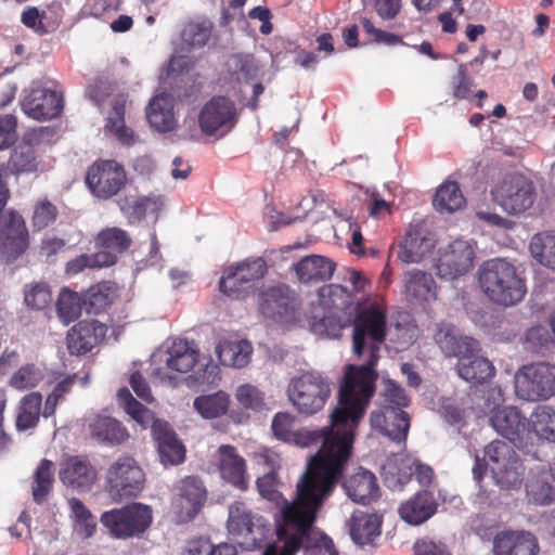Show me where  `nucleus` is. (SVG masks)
I'll list each match as a JSON object with an SVG mask.
<instances>
[{
	"label": "nucleus",
	"instance_id": "f257e3e1",
	"mask_svg": "<svg viewBox=\"0 0 555 555\" xmlns=\"http://www.w3.org/2000/svg\"><path fill=\"white\" fill-rule=\"evenodd\" d=\"M341 408L339 392L338 406L331 415V426L321 429H295V418L286 412H279L273 417L271 428L279 440L302 448L322 443L320 450L310 457L297 486L306 477L311 487L338 481L340 478L351 454L354 429L363 417L353 420L344 413L336 420L334 416Z\"/></svg>",
	"mask_w": 555,
	"mask_h": 555
},
{
	"label": "nucleus",
	"instance_id": "f03ea898",
	"mask_svg": "<svg viewBox=\"0 0 555 555\" xmlns=\"http://www.w3.org/2000/svg\"><path fill=\"white\" fill-rule=\"evenodd\" d=\"M352 347L357 357L367 353L364 364L348 365L340 386V403L335 418L346 414L353 420L363 416L375 390L377 377L375 366L379 359L380 346L386 338L387 317L385 308L376 302L358 305L352 311Z\"/></svg>",
	"mask_w": 555,
	"mask_h": 555
},
{
	"label": "nucleus",
	"instance_id": "7ed1b4c3",
	"mask_svg": "<svg viewBox=\"0 0 555 555\" xmlns=\"http://www.w3.org/2000/svg\"><path fill=\"white\" fill-rule=\"evenodd\" d=\"M337 481L311 487L306 477L297 488V501L286 504L278 520L276 540L269 544L263 555H295L300 548L305 555H338L330 537L315 530L313 522L318 511L332 494Z\"/></svg>",
	"mask_w": 555,
	"mask_h": 555
},
{
	"label": "nucleus",
	"instance_id": "20e7f679",
	"mask_svg": "<svg viewBox=\"0 0 555 555\" xmlns=\"http://www.w3.org/2000/svg\"><path fill=\"white\" fill-rule=\"evenodd\" d=\"M478 282L490 301L504 307L519 304L527 294L522 272L504 258L486 260L478 269Z\"/></svg>",
	"mask_w": 555,
	"mask_h": 555
},
{
	"label": "nucleus",
	"instance_id": "39448f33",
	"mask_svg": "<svg viewBox=\"0 0 555 555\" xmlns=\"http://www.w3.org/2000/svg\"><path fill=\"white\" fill-rule=\"evenodd\" d=\"M117 400L126 413L142 427H152L153 436L157 441L159 457L165 466L177 465L184 461L185 450L176 434L168 428L166 423L156 421L153 413L138 402L129 389H119Z\"/></svg>",
	"mask_w": 555,
	"mask_h": 555
},
{
	"label": "nucleus",
	"instance_id": "423d86ee",
	"mask_svg": "<svg viewBox=\"0 0 555 555\" xmlns=\"http://www.w3.org/2000/svg\"><path fill=\"white\" fill-rule=\"evenodd\" d=\"M491 201L511 217L531 216L537 207L539 192L535 183L518 172L507 173L490 190Z\"/></svg>",
	"mask_w": 555,
	"mask_h": 555
},
{
	"label": "nucleus",
	"instance_id": "0eeeda50",
	"mask_svg": "<svg viewBox=\"0 0 555 555\" xmlns=\"http://www.w3.org/2000/svg\"><path fill=\"white\" fill-rule=\"evenodd\" d=\"M333 383L324 373L310 369L298 370L287 385V397L300 413L312 415L321 411L332 393Z\"/></svg>",
	"mask_w": 555,
	"mask_h": 555
},
{
	"label": "nucleus",
	"instance_id": "6e6552de",
	"mask_svg": "<svg viewBox=\"0 0 555 555\" xmlns=\"http://www.w3.org/2000/svg\"><path fill=\"white\" fill-rule=\"evenodd\" d=\"M384 396L387 404L371 414V426L391 441L404 447L410 428V415L403 408L409 405L410 398L393 380H387Z\"/></svg>",
	"mask_w": 555,
	"mask_h": 555
},
{
	"label": "nucleus",
	"instance_id": "1a4fd4ad",
	"mask_svg": "<svg viewBox=\"0 0 555 555\" xmlns=\"http://www.w3.org/2000/svg\"><path fill=\"white\" fill-rule=\"evenodd\" d=\"M227 530L233 542L249 551L262 545L271 528L269 522L246 503L235 501L229 505Z\"/></svg>",
	"mask_w": 555,
	"mask_h": 555
},
{
	"label": "nucleus",
	"instance_id": "9d476101",
	"mask_svg": "<svg viewBox=\"0 0 555 555\" xmlns=\"http://www.w3.org/2000/svg\"><path fill=\"white\" fill-rule=\"evenodd\" d=\"M515 392L526 401H545L555 396V364L537 362L524 365L514 376Z\"/></svg>",
	"mask_w": 555,
	"mask_h": 555
},
{
	"label": "nucleus",
	"instance_id": "9b49d317",
	"mask_svg": "<svg viewBox=\"0 0 555 555\" xmlns=\"http://www.w3.org/2000/svg\"><path fill=\"white\" fill-rule=\"evenodd\" d=\"M101 524L116 539H128L143 533L152 522V509L141 503L106 511L101 515Z\"/></svg>",
	"mask_w": 555,
	"mask_h": 555
},
{
	"label": "nucleus",
	"instance_id": "f8f14e48",
	"mask_svg": "<svg viewBox=\"0 0 555 555\" xmlns=\"http://www.w3.org/2000/svg\"><path fill=\"white\" fill-rule=\"evenodd\" d=\"M144 473L131 456H121L106 470L105 490L114 501L135 498L144 487Z\"/></svg>",
	"mask_w": 555,
	"mask_h": 555
},
{
	"label": "nucleus",
	"instance_id": "ddd939ff",
	"mask_svg": "<svg viewBox=\"0 0 555 555\" xmlns=\"http://www.w3.org/2000/svg\"><path fill=\"white\" fill-rule=\"evenodd\" d=\"M485 460L493 479L501 488H514L521 483L524 467L509 443L492 441L485 449Z\"/></svg>",
	"mask_w": 555,
	"mask_h": 555
},
{
	"label": "nucleus",
	"instance_id": "4468645a",
	"mask_svg": "<svg viewBox=\"0 0 555 555\" xmlns=\"http://www.w3.org/2000/svg\"><path fill=\"white\" fill-rule=\"evenodd\" d=\"M238 120V111L233 100L215 95L207 101L198 113V126L205 135L223 137Z\"/></svg>",
	"mask_w": 555,
	"mask_h": 555
},
{
	"label": "nucleus",
	"instance_id": "2eb2a0df",
	"mask_svg": "<svg viewBox=\"0 0 555 555\" xmlns=\"http://www.w3.org/2000/svg\"><path fill=\"white\" fill-rule=\"evenodd\" d=\"M266 271L267 266L261 258L230 266L219 281V289L228 297L244 298L254 287V283L263 278Z\"/></svg>",
	"mask_w": 555,
	"mask_h": 555
},
{
	"label": "nucleus",
	"instance_id": "dca6fc26",
	"mask_svg": "<svg viewBox=\"0 0 555 555\" xmlns=\"http://www.w3.org/2000/svg\"><path fill=\"white\" fill-rule=\"evenodd\" d=\"M475 248L472 242L455 240L438 251L436 259L437 275L453 280L467 273L474 264Z\"/></svg>",
	"mask_w": 555,
	"mask_h": 555
},
{
	"label": "nucleus",
	"instance_id": "f3484780",
	"mask_svg": "<svg viewBox=\"0 0 555 555\" xmlns=\"http://www.w3.org/2000/svg\"><path fill=\"white\" fill-rule=\"evenodd\" d=\"M126 179V172L117 162L101 160L88 169L86 183L94 196L107 199L120 191Z\"/></svg>",
	"mask_w": 555,
	"mask_h": 555
},
{
	"label": "nucleus",
	"instance_id": "a211bd4d",
	"mask_svg": "<svg viewBox=\"0 0 555 555\" xmlns=\"http://www.w3.org/2000/svg\"><path fill=\"white\" fill-rule=\"evenodd\" d=\"M28 247V231L22 216L9 211L0 217V258L11 262Z\"/></svg>",
	"mask_w": 555,
	"mask_h": 555
},
{
	"label": "nucleus",
	"instance_id": "6ab92c4d",
	"mask_svg": "<svg viewBox=\"0 0 555 555\" xmlns=\"http://www.w3.org/2000/svg\"><path fill=\"white\" fill-rule=\"evenodd\" d=\"M22 109L36 120L55 118L63 109L62 93L50 87L33 86L22 101Z\"/></svg>",
	"mask_w": 555,
	"mask_h": 555
},
{
	"label": "nucleus",
	"instance_id": "aec40b11",
	"mask_svg": "<svg viewBox=\"0 0 555 555\" xmlns=\"http://www.w3.org/2000/svg\"><path fill=\"white\" fill-rule=\"evenodd\" d=\"M435 247L431 233L422 223H411L400 242L397 257L403 263H417Z\"/></svg>",
	"mask_w": 555,
	"mask_h": 555
},
{
	"label": "nucleus",
	"instance_id": "412c9836",
	"mask_svg": "<svg viewBox=\"0 0 555 555\" xmlns=\"http://www.w3.org/2000/svg\"><path fill=\"white\" fill-rule=\"evenodd\" d=\"M490 424L494 430L514 446L519 447L530 420L515 406L493 408Z\"/></svg>",
	"mask_w": 555,
	"mask_h": 555
},
{
	"label": "nucleus",
	"instance_id": "4be33fe9",
	"mask_svg": "<svg viewBox=\"0 0 555 555\" xmlns=\"http://www.w3.org/2000/svg\"><path fill=\"white\" fill-rule=\"evenodd\" d=\"M537 537L527 530H503L493 539L494 555H538Z\"/></svg>",
	"mask_w": 555,
	"mask_h": 555
},
{
	"label": "nucleus",
	"instance_id": "5701e85b",
	"mask_svg": "<svg viewBox=\"0 0 555 555\" xmlns=\"http://www.w3.org/2000/svg\"><path fill=\"white\" fill-rule=\"evenodd\" d=\"M260 312L267 319L286 323L294 318V300L287 287L276 286L264 291L259 301Z\"/></svg>",
	"mask_w": 555,
	"mask_h": 555
},
{
	"label": "nucleus",
	"instance_id": "b1692460",
	"mask_svg": "<svg viewBox=\"0 0 555 555\" xmlns=\"http://www.w3.org/2000/svg\"><path fill=\"white\" fill-rule=\"evenodd\" d=\"M106 327L96 320H83L75 324L67 333V349L70 354H85L104 337Z\"/></svg>",
	"mask_w": 555,
	"mask_h": 555
},
{
	"label": "nucleus",
	"instance_id": "393cba45",
	"mask_svg": "<svg viewBox=\"0 0 555 555\" xmlns=\"http://www.w3.org/2000/svg\"><path fill=\"white\" fill-rule=\"evenodd\" d=\"M343 488L352 502L362 505L370 504L380 495L375 475L362 467L343 481Z\"/></svg>",
	"mask_w": 555,
	"mask_h": 555
},
{
	"label": "nucleus",
	"instance_id": "a878e982",
	"mask_svg": "<svg viewBox=\"0 0 555 555\" xmlns=\"http://www.w3.org/2000/svg\"><path fill=\"white\" fill-rule=\"evenodd\" d=\"M403 292L409 301L430 304L437 298L436 281L429 272L412 269L403 275Z\"/></svg>",
	"mask_w": 555,
	"mask_h": 555
},
{
	"label": "nucleus",
	"instance_id": "bb28decb",
	"mask_svg": "<svg viewBox=\"0 0 555 555\" xmlns=\"http://www.w3.org/2000/svg\"><path fill=\"white\" fill-rule=\"evenodd\" d=\"M435 340L446 357H456L457 361L467 351L478 349L476 339L463 336L460 330L451 323L441 322L438 324Z\"/></svg>",
	"mask_w": 555,
	"mask_h": 555
},
{
	"label": "nucleus",
	"instance_id": "cd10ccee",
	"mask_svg": "<svg viewBox=\"0 0 555 555\" xmlns=\"http://www.w3.org/2000/svg\"><path fill=\"white\" fill-rule=\"evenodd\" d=\"M437 508L438 504L434 494L428 490H422L402 502L398 513L406 524L418 526L431 518Z\"/></svg>",
	"mask_w": 555,
	"mask_h": 555
},
{
	"label": "nucleus",
	"instance_id": "c85d7f7f",
	"mask_svg": "<svg viewBox=\"0 0 555 555\" xmlns=\"http://www.w3.org/2000/svg\"><path fill=\"white\" fill-rule=\"evenodd\" d=\"M293 268L300 283L315 284L328 281L333 276L336 263L322 255H309L294 263Z\"/></svg>",
	"mask_w": 555,
	"mask_h": 555
},
{
	"label": "nucleus",
	"instance_id": "c756f323",
	"mask_svg": "<svg viewBox=\"0 0 555 555\" xmlns=\"http://www.w3.org/2000/svg\"><path fill=\"white\" fill-rule=\"evenodd\" d=\"M260 459H262L263 465L268 468V472L257 479L258 491L263 499L281 505L280 512H282L285 503L294 504L297 498L293 502H288L278 490L279 480L275 468L279 466V456L274 452L266 449L263 453L260 454ZM275 520H281V513H279V517H276Z\"/></svg>",
	"mask_w": 555,
	"mask_h": 555
},
{
	"label": "nucleus",
	"instance_id": "7c9ffc66",
	"mask_svg": "<svg viewBox=\"0 0 555 555\" xmlns=\"http://www.w3.org/2000/svg\"><path fill=\"white\" fill-rule=\"evenodd\" d=\"M352 541L360 545H370L380 535L382 517L356 511L347 522Z\"/></svg>",
	"mask_w": 555,
	"mask_h": 555
},
{
	"label": "nucleus",
	"instance_id": "2f4dec72",
	"mask_svg": "<svg viewBox=\"0 0 555 555\" xmlns=\"http://www.w3.org/2000/svg\"><path fill=\"white\" fill-rule=\"evenodd\" d=\"M146 118L153 129L158 132H170L176 128L173 98L169 93L155 95L146 108Z\"/></svg>",
	"mask_w": 555,
	"mask_h": 555
},
{
	"label": "nucleus",
	"instance_id": "473e14b6",
	"mask_svg": "<svg viewBox=\"0 0 555 555\" xmlns=\"http://www.w3.org/2000/svg\"><path fill=\"white\" fill-rule=\"evenodd\" d=\"M319 306L324 311L347 313L352 315L359 304L352 300V293L339 284H326L318 291Z\"/></svg>",
	"mask_w": 555,
	"mask_h": 555
},
{
	"label": "nucleus",
	"instance_id": "72a5a7b5",
	"mask_svg": "<svg viewBox=\"0 0 555 555\" xmlns=\"http://www.w3.org/2000/svg\"><path fill=\"white\" fill-rule=\"evenodd\" d=\"M60 478L65 485L89 490L96 479V472L88 460L75 456L63 464Z\"/></svg>",
	"mask_w": 555,
	"mask_h": 555
},
{
	"label": "nucleus",
	"instance_id": "f704fd0d",
	"mask_svg": "<svg viewBox=\"0 0 555 555\" xmlns=\"http://www.w3.org/2000/svg\"><path fill=\"white\" fill-rule=\"evenodd\" d=\"M477 350L467 351L457 361L456 371L461 378L467 382L482 383L494 374L493 364Z\"/></svg>",
	"mask_w": 555,
	"mask_h": 555
},
{
	"label": "nucleus",
	"instance_id": "c9c22d12",
	"mask_svg": "<svg viewBox=\"0 0 555 555\" xmlns=\"http://www.w3.org/2000/svg\"><path fill=\"white\" fill-rule=\"evenodd\" d=\"M206 499L203 482L196 477H186L181 481L180 494L176 504L182 517L192 519L201 509Z\"/></svg>",
	"mask_w": 555,
	"mask_h": 555
},
{
	"label": "nucleus",
	"instance_id": "e433bc0d",
	"mask_svg": "<svg viewBox=\"0 0 555 555\" xmlns=\"http://www.w3.org/2000/svg\"><path fill=\"white\" fill-rule=\"evenodd\" d=\"M166 359L167 367L179 373L190 372L198 361L199 350L192 340L177 338L169 347Z\"/></svg>",
	"mask_w": 555,
	"mask_h": 555
},
{
	"label": "nucleus",
	"instance_id": "4c0bfd02",
	"mask_svg": "<svg viewBox=\"0 0 555 555\" xmlns=\"http://www.w3.org/2000/svg\"><path fill=\"white\" fill-rule=\"evenodd\" d=\"M88 427L91 435L102 442L120 444L128 438L126 428L108 415L95 414L90 416Z\"/></svg>",
	"mask_w": 555,
	"mask_h": 555
},
{
	"label": "nucleus",
	"instance_id": "58836bf2",
	"mask_svg": "<svg viewBox=\"0 0 555 555\" xmlns=\"http://www.w3.org/2000/svg\"><path fill=\"white\" fill-rule=\"evenodd\" d=\"M414 461L405 455H395L387 459L382 466V476L386 487L396 490L406 485L413 476Z\"/></svg>",
	"mask_w": 555,
	"mask_h": 555
},
{
	"label": "nucleus",
	"instance_id": "ea45409f",
	"mask_svg": "<svg viewBox=\"0 0 555 555\" xmlns=\"http://www.w3.org/2000/svg\"><path fill=\"white\" fill-rule=\"evenodd\" d=\"M218 453L221 477L236 487H243L245 483L244 459L237 454L234 447L229 444L220 446Z\"/></svg>",
	"mask_w": 555,
	"mask_h": 555
},
{
	"label": "nucleus",
	"instance_id": "a19ab883",
	"mask_svg": "<svg viewBox=\"0 0 555 555\" xmlns=\"http://www.w3.org/2000/svg\"><path fill=\"white\" fill-rule=\"evenodd\" d=\"M251 352L253 347L246 340L223 341L216 348L221 364L230 367H244L248 364Z\"/></svg>",
	"mask_w": 555,
	"mask_h": 555
},
{
	"label": "nucleus",
	"instance_id": "79ce46f5",
	"mask_svg": "<svg viewBox=\"0 0 555 555\" xmlns=\"http://www.w3.org/2000/svg\"><path fill=\"white\" fill-rule=\"evenodd\" d=\"M55 467L52 461L43 459L31 477V495L37 504H42L53 490Z\"/></svg>",
	"mask_w": 555,
	"mask_h": 555
},
{
	"label": "nucleus",
	"instance_id": "37998d69",
	"mask_svg": "<svg viewBox=\"0 0 555 555\" xmlns=\"http://www.w3.org/2000/svg\"><path fill=\"white\" fill-rule=\"evenodd\" d=\"M529 426L539 440L555 444V408L538 405L530 415Z\"/></svg>",
	"mask_w": 555,
	"mask_h": 555
},
{
	"label": "nucleus",
	"instance_id": "c03bdc74",
	"mask_svg": "<svg viewBox=\"0 0 555 555\" xmlns=\"http://www.w3.org/2000/svg\"><path fill=\"white\" fill-rule=\"evenodd\" d=\"M529 250L537 262L555 270V232L544 231L534 234L530 240Z\"/></svg>",
	"mask_w": 555,
	"mask_h": 555
},
{
	"label": "nucleus",
	"instance_id": "a18cd8bd",
	"mask_svg": "<svg viewBox=\"0 0 555 555\" xmlns=\"http://www.w3.org/2000/svg\"><path fill=\"white\" fill-rule=\"evenodd\" d=\"M42 396L38 391L29 392L20 402L16 417V429L24 431L34 428L40 417Z\"/></svg>",
	"mask_w": 555,
	"mask_h": 555
},
{
	"label": "nucleus",
	"instance_id": "49530a36",
	"mask_svg": "<svg viewBox=\"0 0 555 555\" xmlns=\"http://www.w3.org/2000/svg\"><path fill=\"white\" fill-rule=\"evenodd\" d=\"M352 315L324 311L321 318L313 317L310 323L311 331L321 336L337 337L340 331L351 325Z\"/></svg>",
	"mask_w": 555,
	"mask_h": 555
},
{
	"label": "nucleus",
	"instance_id": "de8ad7c7",
	"mask_svg": "<svg viewBox=\"0 0 555 555\" xmlns=\"http://www.w3.org/2000/svg\"><path fill=\"white\" fill-rule=\"evenodd\" d=\"M67 503L75 532L83 539L91 538L96 528L95 517L80 499L70 498Z\"/></svg>",
	"mask_w": 555,
	"mask_h": 555
},
{
	"label": "nucleus",
	"instance_id": "09e8293b",
	"mask_svg": "<svg viewBox=\"0 0 555 555\" xmlns=\"http://www.w3.org/2000/svg\"><path fill=\"white\" fill-rule=\"evenodd\" d=\"M8 168L14 175L33 173L41 170L34 146L29 143L18 144L11 153Z\"/></svg>",
	"mask_w": 555,
	"mask_h": 555
},
{
	"label": "nucleus",
	"instance_id": "8fccbe9b",
	"mask_svg": "<svg viewBox=\"0 0 555 555\" xmlns=\"http://www.w3.org/2000/svg\"><path fill=\"white\" fill-rule=\"evenodd\" d=\"M212 23L209 21L190 22L181 31V42L186 50L204 48L210 40Z\"/></svg>",
	"mask_w": 555,
	"mask_h": 555
},
{
	"label": "nucleus",
	"instance_id": "3c124183",
	"mask_svg": "<svg viewBox=\"0 0 555 555\" xmlns=\"http://www.w3.org/2000/svg\"><path fill=\"white\" fill-rule=\"evenodd\" d=\"M433 204L440 212H453L464 206L465 198L459 184L448 181L438 188Z\"/></svg>",
	"mask_w": 555,
	"mask_h": 555
},
{
	"label": "nucleus",
	"instance_id": "603ef678",
	"mask_svg": "<svg viewBox=\"0 0 555 555\" xmlns=\"http://www.w3.org/2000/svg\"><path fill=\"white\" fill-rule=\"evenodd\" d=\"M229 396L223 391H218L212 395L195 398L193 406L202 417L210 420L225 414L229 409Z\"/></svg>",
	"mask_w": 555,
	"mask_h": 555
},
{
	"label": "nucleus",
	"instance_id": "864d4df0",
	"mask_svg": "<svg viewBox=\"0 0 555 555\" xmlns=\"http://www.w3.org/2000/svg\"><path fill=\"white\" fill-rule=\"evenodd\" d=\"M82 308H85L82 295L68 288L61 291L56 302V310L60 320L65 325L77 320L81 314Z\"/></svg>",
	"mask_w": 555,
	"mask_h": 555
},
{
	"label": "nucleus",
	"instance_id": "5fc2aeb1",
	"mask_svg": "<svg viewBox=\"0 0 555 555\" xmlns=\"http://www.w3.org/2000/svg\"><path fill=\"white\" fill-rule=\"evenodd\" d=\"M131 242L127 231L116 227L102 230L95 238V245L99 248L108 249L115 253L116 257L118 254L126 251L130 247Z\"/></svg>",
	"mask_w": 555,
	"mask_h": 555
},
{
	"label": "nucleus",
	"instance_id": "6e6d98bb",
	"mask_svg": "<svg viewBox=\"0 0 555 555\" xmlns=\"http://www.w3.org/2000/svg\"><path fill=\"white\" fill-rule=\"evenodd\" d=\"M526 492L528 500L537 505H548L554 500V489L546 473L530 477L526 483Z\"/></svg>",
	"mask_w": 555,
	"mask_h": 555
},
{
	"label": "nucleus",
	"instance_id": "4d7b16f0",
	"mask_svg": "<svg viewBox=\"0 0 555 555\" xmlns=\"http://www.w3.org/2000/svg\"><path fill=\"white\" fill-rule=\"evenodd\" d=\"M125 103L126 100L122 96L115 100L112 113L107 118L106 128L114 133L120 142L131 144L133 143V132L125 125Z\"/></svg>",
	"mask_w": 555,
	"mask_h": 555
},
{
	"label": "nucleus",
	"instance_id": "13d9d810",
	"mask_svg": "<svg viewBox=\"0 0 555 555\" xmlns=\"http://www.w3.org/2000/svg\"><path fill=\"white\" fill-rule=\"evenodd\" d=\"M82 297L86 311L93 314L102 312L112 302L109 289L105 284L91 286Z\"/></svg>",
	"mask_w": 555,
	"mask_h": 555
},
{
	"label": "nucleus",
	"instance_id": "bf43d9fd",
	"mask_svg": "<svg viewBox=\"0 0 555 555\" xmlns=\"http://www.w3.org/2000/svg\"><path fill=\"white\" fill-rule=\"evenodd\" d=\"M43 379V373L34 363L21 366L10 378V386L17 390L36 387Z\"/></svg>",
	"mask_w": 555,
	"mask_h": 555
},
{
	"label": "nucleus",
	"instance_id": "052dcab7",
	"mask_svg": "<svg viewBox=\"0 0 555 555\" xmlns=\"http://www.w3.org/2000/svg\"><path fill=\"white\" fill-rule=\"evenodd\" d=\"M77 379V374L67 375L60 380L53 388L52 392L47 397L42 415L48 418L54 415L59 402L65 399V396L72 391Z\"/></svg>",
	"mask_w": 555,
	"mask_h": 555
},
{
	"label": "nucleus",
	"instance_id": "680f3d73",
	"mask_svg": "<svg viewBox=\"0 0 555 555\" xmlns=\"http://www.w3.org/2000/svg\"><path fill=\"white\" fill-rule=\"evenodd\" d=\"M24 295L25 304L37 310L46 308L52 301L50 287L43 282L27 285Z\"/></svg>",
	"mask_w": 555,
	"mask_h": 555
},
{
	"label": "nucleus",
	"instance_id": "e2e57ef3",
	"mask_svg": "<svg viewBox=\"0 0 555 555\" xmlns=\"http://www.w3.org/2000/svg\"><path fill=\"white\" fill-rule=\"evenodd\" d=\"M237 402L245 409L261 410L264 402L263 392L251 384H243L237 387L235 392Z\"/></svg>",
	"mask_w": 555,
	"mask_h": 555
},
{
	"label": "nucleus",
	"instance_id": "0e129e2a",
	"mask_svg": "<svg viewBox=\"0 0 555 555\" xmlns=\"http://www.w3.org/2000/svg\"><path fill=\"white\" fill-rule=\"evenodd\" d=\"M229 67L238 80L254 78L258 72L255 59L250 54H234L229 61Z\"/></svg>",
	"mask_w": 555,
	"mask_h": 555
},
{
	"label": "nucleus",
	"instance_id": "69168bd1",
	"mask_svg": "<svg viewBox=\"0 0 555 555\" xmlns=\"http://www.w3.org/2000/svg\"><path fill=\"white\" fill-rule=\"evenodd\" d=\"M162 205V198L158 196H145L135 201L128 209L121 206L130 219L141 220L147 211L157 212Z\"/></svg>",
	"mask_w": 555,
	"mask_h": 555
},
{
	"label": "nucleus",
	"instance_id": "338daca9",
	"mask_svg": "<svg viewBox=\"0 0 555 555\" xmlns=\"http://www.w3.org/2000/svg\"><path fill=\"white\" fill-rule=\"evenodd\" d=\"M473 86L474 80L468 75L467 64H460L457 74L452 78L453 96L457 100L467 99Z\"/></svg>",
	"mask_w": 555,
	"mask_h": 555
},
{
	"label": "nucleus",
	"instance_id": "774afa93",
	"mask_svg": "<svg viewBox=\"0 0 555 555\" xmlns=\"http://www.w3.org/2000/svg\"><path fill=\"white\" fill-rule=\"evenodd\" d=\"M56 214V207L52 203L47 199L39 202L33 215L34 225L39 230L47 228L54 222Z\"/></svg>",
	"mask_w": 555,
	"mask_h": 555
}]
</instances>
